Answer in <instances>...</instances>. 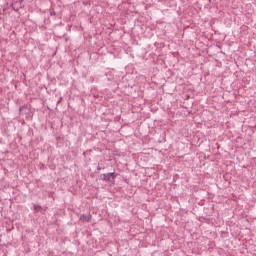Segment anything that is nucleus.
<instances>
[{
  "label": "nucleus",
  "instance_id": "nucleus-1",
  "mask_svg": "<svg viewBox=\"0 0 256 256\" xmlns=\"http://www.w3.org/2000/svg\"><path fill=\"white\" fill-rule=\"evenodd\" d=\"M102 181H113L115 179V173H108L100 175Z\"/></svg>",
  "mask_w": 256,
  "mask_h": 256
},
{
  "label": "nucleus",
  "instance_id": "nucleus-2",
  "mask_svg": "<svg viewBox=\"0 0 256 256\" xmlns=\"http://www.w3.org/2000/svg\"><path fill=\"white\" fill-rule=\"evenodd\" d=\"M80 219H81V221H89L90 217H89V215H82L80 217Z\"/></svg>",
  "mask_w": 256,
  "mask_h": 256
}]
</instances>
